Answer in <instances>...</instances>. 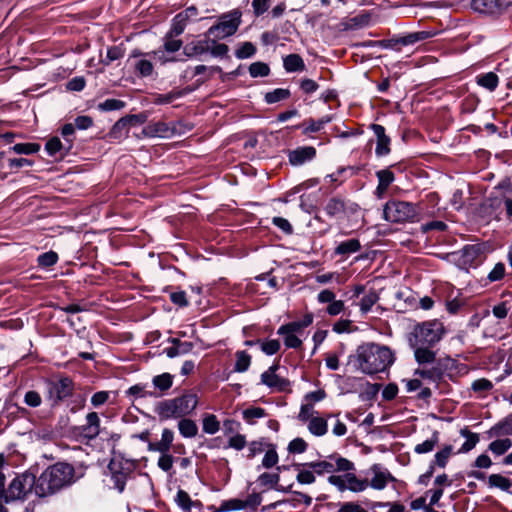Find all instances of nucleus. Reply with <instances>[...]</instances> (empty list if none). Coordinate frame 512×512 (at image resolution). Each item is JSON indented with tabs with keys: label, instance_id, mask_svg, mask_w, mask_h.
<instances>
[{
	"label": "nucleus",
	"instance_id": "nucleus-33",
	"mask_svg": "<svg viewBox=\"0 0 512 512\" xmlns=\"http://www.w3.org/2000/svg\"><path fill=\"white\" fill-rule=\"evenodd\" d=\"M345 478L347 490L352 492H362L368 488V480L359 479L354 473H350V471L346 472Z\"/></svg>",
	"mask_w": 512,
	"mask_h": 512
},
{
	"label": "nucleus",
	"instance_id": "nucleus-9",
	"mask_svg": "<svg viewBox=\"0 0 512 512\" xmlns=\"http://www.w3.org/2000/svg\"><path fill=\"white\" fill-rule=\"evenodd\" d=\"M315 474L322 476L338 472H348L354 470V463L350 460L337 455H329L326 459L310 462Z\"/></svg>",
	"mask_w": 512,
	"mask_h": 512
},
{
	"label": "nucleus",
	"instance_id": "nucleus-8",
	"mask_svg": "<svg viewBox=\"0 0 512 512\" xmlns=\"http://www.w3.org/2000/svg\"><path fill=\"white\" fill-rule=\"evenodd\" d=\"M383 213L387 221L401 223L414 221L418 215V210L410 202L391 200L384 206Z\"/></svg>",
	"mask_w": 512,
	"mask_h": 512
},
{
	"label": "nucleus",
	"instance_id": "nucleus-2",
	"mask_svg": "<svg viewBox=\"0 0 512 512\" xmlns=\"http://www.w3.org/2000/svg\"><path fill=\"white\" fill-rule=\"evenodd\" d=\"M356 356L359 369L369 375L386 371L395 361L389 347L375 343L359 346Z\"/></svg>",
	"mask_w": 512,
	"mask_h": 512
},
{
	"label": "nucleus",
	"instance_id": "nucleus-64",
	"mask_svg": "<svg viewBox=\"0 0 512 512\" xmlns=\"http://www.w3.org/2000/svg\"><path fill=\"white\" fill-rule=\"evenodd\" d=\"M492 388V382L486 378L477 379L471 385V389L479 394L486 393L490 391Z\"/></svg>",
	"mask_w": 512,
	"mask_h": 512
},
{
	"label": "nucleus",
	"instance_id": "nucleus-56",
	"mask_svg": "<svg viewBox=\"0 0 512 512\" xmlns=\"http://www.w3.org/2000/svg\"><path fill=\"white\" fill-rule=\"evenodd\" d=\"M183 95L184 93L182 91H170L166 94H158L154 99V103L157 105L169 104L181 98Z\"/></svg>",
	"mask_w": 512,
	"mask_h": 512
},
{
	"label": "nucleus",
	"instance_id": "nucleus-58",
	"mask_svg": "<svg viewBox=\"0 0 512 512\" xmlns=\"http://www.w3.org/2000/svg\"><path fill=\"white\" fill-rule=\"evenodd\" d=\"M280 40H287V37L281 36L277 30L271 31V32H264L261 35V41L263 45H274L278 44Z\"/></svg>",
	"mask_w": 512,
	"mask_h": 512
},
{
	"label": "nucleus",
	"instance_id": "nucleus-42",
	"mask_svg": "<svg viewBox=\"0 0 512 512\" xmlns=\"http://www.w3.org/2000/svg\"><path fill=\"white\" fill-rule=\"evenodd\" d=\"M379 300V296L375 290H370L360 300L359 306L363 314L368 313L374 304Z\"/></svg>",
	"mask_w": 512,
	"mask_h": 512
},
{
	"label": "nucleus",
	"instance_id": "nucleus-48",
	"mask_svg": "<svg viewBox=\"0 0 512 512\" xmlns=\"http://www.w3.org/2000/svg\"><path fill=\"white\" fill-rule=\"evenodd\" d=\"M512 447V441L509 438L497 439L489 444V450L496 454L502 455Z\"/></svg>",
	"mask_w": 512,
	"mask_h": 512
},
{
	"label": "nucleus",
	"instance_id": "nucleus-13",
	"mask_svg": "<svg viewBox=\"0 0 512 512\" xmlns=\"http://www.w3.org/2000/svg\"><path fill=\"white\" fill-rule=\"evenodd\" d=\"M511 4L512 0H472L471 8L481 14L498 15L503 13Z\"/></svg>",
	"mask_w": 512,
	"mask_h": 512
},
{
	"label": "nucleus",
	"instance_id": "nucleus-35",
	"mask_svg": "<svg viewBox=\"0 0 512 512\" xmlns=\"http://www.w3.org/2000/svg\"><path fill=\"white\" fill-rule=\"evenodd\" d=\"M460 434L466 438V441L462 444L457 453H467L472 450L479 442V435L477 433L471 432L467 428L461 429Z\"/></svg>",
	"mask_w": 512,
	"mask_h": 512
},
{
	"label": "nucleus",
	"instance_id": "nucleus-34",
	"mask_svg": "<svg viewBox=\"0 0 512 512\" xmlns=\"http://www.w3.org/2000/svg\"><path fill=\"white\" fill-rule=\"evenodd\" d=\"M129 128L128 120H126L125 117L120 118L110 130V138L114 140H121L127 137Z\"/></svg>",
	"mask_w": 512,
	"mask_h": 512
},
{
	"label": "nucleus",
	"instance_id": "nucleus-7",
	"mask_svg": "<svg viewBox=\"0 0 512 512\" xmlns=\"http://www.w3.org/2000/svg\"><path fill=\"white\" fill-rule=\"evenodd\" d=\"M45 388L46 398L50 402L51 407H56L73 395L74 382L68 376H61L58 379H46Z\"/></svg>",
	"mask_w": 512,
	"mask_h": 512
},
{
	"label": "nucleus",
	"instance_id": "nucleus-59",
	"mask_svg": "<svg viewBox=\"0 0 512 512\" xmlns=\"http://www.w3.org/2000/svg\"><path fill=\"white\" fill-rule=\"evenodd\" d=\"M124 56V48L121 46H111L107 49L106 58L103 61L105 65H109L111 62L116 61Z\"/></svg>",
	"mask_w": 512,
	"mask_h": 512
},
{
	"label": "nucleus",
	"instance_id": "nucleus-18",
	"mask_svg": "<svg viewBox=\"0 0 512 512\" xmlns=\"http://www.w3.org/2000/svg\"><path fill=\"white\" fill-rule=\"evenodd\" d=\"M79 433L82 437L87 440H93L97 436L100 435V417L96 412H89L86 415V423L81 425L79 428Z\"/></svg>",
	"mask_w": 512,
	"mask_h": 512
},
{
	"label": "nucleus",
	"instance_id": "nucleus-43",
	"mask_svg": "<svg viewBox=\"0 0 512 512\" xmlns=\"http://www.w3.org/2000/svg\"><path fill=\"white\" fill-rule=\"evenodd\" d=\"M236 362L234 365V371L243 373L248 370L251 364V357L246 351L236 352Z\"/></svg>",
	"mask_w": 512,
	"mask_h": 512
},
{
	"label": "nucleus",
	"instance_id": "nucleus-10",
	"mask_svg": "<svg viewBox=\"0 0 512 512\" xmlns=\"http://www.w3.org/2000/svg\"><path fill=\"white\" fill-rule=\"evenodd\" d=\"M184 126L181 121L171 123L164 121L150 122L142 129V134L148 138H171L183 134Z\"/></svg>",
	"mask_w": 512,
	"mask_h": 512
},
{
	"label": "nucleus",
	"instance_id": "nucleus-4",
	"mask_svg": "<svg viewBox=\"0 0 512 512\" xmlns=\"http://www.w3.org/2000/svg\"><path fill=\"white\" fill-rule=\"evenodd\" d=\"M443 323L437 319L424 321L414 326L410 337V345L434 346L445 335Z\"/></svg>",
	"mask_w": 512,
	"mask_h": 512
},
{
	"label": "nucleus",
	"instance_id": "nucleus-60",
	"mask_svg": "<svg viewBox=\"0 0 512 512\" xmlns=\"http://www.w3.org/2000/svg\"><path fill=\"white\" fill-rule=\"evenodd\" d=\"M176 503L184 511H190L192 508V500L189 494L184 490H179L176 494Z\"/></svg>",
	"mask_w": 512,
	"mask_h": 512
},
{
	"label": "nucleus",
	"instance_id": "nucleus-41",
	"mask_svg": "<svg viewBox=\"0 0 512 512\" xmlns=\"http://www.w3.org/2000/svg\"><path fill=\"white\" fill-rule=\"evenodd\" d=\"M40 150L38 143H17L9 148V152H14L21 155L35 154Z\"/></svg>",
	"mask_w": 512,
	"mask_h": 512
},
{
	"label": "nucleus",
	"instance_id": "nucleus-46",
	"mask_svg": "<svg viewBox=\"0 0 512 512\" xmlns=\"http://www.w3.org/2000/svg\"><path fill=\"white\" fill-rule=\"evenodd\" d=\"M344 209H345L344 202L338 198L329 199L327 204L324 207L325 212L330 217H334V216L344 212Z\"/></svg>",
	"mask_w": 512,
	"mask_h": 512
},
{
	"label": "nucleus",
	"instance_id": "nucleus-37",
	"mask_svg": "<svg viewBox=\"0 0 512 512\" xmlns=\"http://www.w3.org/2000/svg\"><path fill=\"white\" fill-rule=\"evenodd\" d=\"M453 454V446L445 445L441 450H439L435 455L434 459L430 464H433L434 467L437 466L439 468H445L449 458Z\"/></svg>",
	"mask_w": 512,
	"mask_h": 512
},
{
	"label": "nucleus",
	"instance_id": "nucleus-36",
	"mask_svg": "<svg viewBox=\"0 0 512 512\" xmlns=\"http://www.w3.org/2000/svg\"><path fill=\"white\" fill-rule=\"evenodd\" d=\"M45 150L49 156L56 157L58 154L62 156L66 152L69 151L67 146L61 142L58 137H53L49 139L45 144Z\"/></svg>",
	"mask_w": 512,
	"mask_h": 512
},
{
	"label": "nucleus",
	"instance_id": "nucleus-52",
	"mask_svg": "<svg viewBox=\"0 0 512 512\" xmlns=\"http://www.w3.org/2000/svg\"><path fill=\"white\" fill-rule=\"evenodd\" d=\"M296 84L299 86L300 91L307 95L313 94L319 88L318 83L309 78H300L296 81Z\"/></svg>",
	"mask_w": 512,
	"mask_h": 512
},
{
	"label": "nucleus",
	"instance_id": "nucleus-15",
	"mask_svg": "<svg viewBox=\"0 0 512 512\" xmlns=\"http://www.w3.org/2000/svg\"><path fill=\"white\" fill-rule=\"evenodd\" d=\"M154 413L158 416L160 422L183 418L173 398L157 402L154 407Z\"/></svg>",
	"mask_w": 512,
	"mask_h": 512
},
{
	"label": "nucleus",
	"instance_id": "nucleus-5",
	"mask_svg": "<svg viewBox=\"0 0 512 512\" xmlns=\"http://www.w3.org/2000/svg\"><path fill=\"white\" fill-rule=\"evenodd\" d=\"M37 486L36 476L31 472L17 475L9 484L7 490L0 489V501L10 503L15 500H24Z\"/></svg>",
	"mask_w": 512,
	"mask_h": 512
},
{
	"label": "nucleus",
	"instance_id": "nucleus-3",
	"mask_svg": "<svg viewBox=\"0 0 512 512\" xmlns=\"http://www.w3.org/2000/svg\"><path fill=\"white\" fill-rule=\"evenodd\" d=\"M137 468V463L133 459L126 458L122 453L113 452L107 466L108 486L123 493L126 483L130 480Z\"/></svg>",
	"mask_w": 512,
	"mask_h": 512
},
{
	"label": "nucleus",
	"instance_id": "nucleus-63",
	"mask_svg": "<svg viewBox=\"0 0 512 512\" xmlns=\"http://www.w3.org/2000/svg\"><path fill=\"white\" fill-rule=\"evenodd\" d=\"M288 97V89H275L274 91L268 92L265 95V101L268 104L277 103Z\"/></svg>",
	"mask_w": 512,
	"mask_h": 512
},
{
	"label": "nucleus",
	"instance_id": "nucleus-62",
	"mask_svg": "<svg viewBox=\"0 0 512 512\" xmlns=\"http://www.w3.org/2000/svg\"><path fill=\"white\" fill-rule=\"evenodd\" d=\"M260 349L266 355L271 356L278 352V350L280 349V343L276 339L265 340V341L261 340Z\"/></svg>",
	"mask_w": 512,
	"mask_h": 512
},
{
	"label": "nucleus",
	"instance_id": "nucleus-30",
	"mask_svg": "<svg viewBox=\"0 0 512 512\" xmlns=\"http://www.w3.org/2000/svg\"><path fill=\"white\" fill-rule=\"evenodd\" d=\"M174 376L168 372L155 375L152 378V385L158 389L161 394H165L173 385Z\"/></svg>",
	"mask_w": 512,
	"mask_h": 512
},
{
	"label": "nucleus",
	"instance_id": "nucleus-31",
	"mask_svg": "<svg viewBox=\"0 0 512 512\" xmlns=\"http://www.w3.org/2000/svg\"><path fill=\"white\" fill-rule=\"evenodd\" d=\"M187 13H178L172 19L170 30L167 32L168 37H177L181 35L187 26Z\"/></svg>",
	"mask_w": 512,
	"mask_h": 512
},
{
	"label": "nucleus",
	"instance_id": "nucleus-54",
	"mask_svg": "<svg viewBox=\"0 0 512 512\" xmlns=\"http://www.w3.org/2000/svg\"><path fill=\"white\" fill-rule=\"evenodd\" d=\"M23 402L31 408H38L41 406L43 400L39 392L29 390L24 394Z\"/></svg>",
	"mask_w": 512,
	"mask_h": 512
},
{
	"label": "nucleus",
	"instance_id": "nucleus-24",
	"mask_svg": "<svg viewBox=\"0 0 512 512\" xmlns=\"http://www.w3.org/2000/svg\"><path fill=\"white\" fill-rule=\"evenodd\" d=\"M414 348V357L420 366L427 364L434 365L436 361V353L430 349L431 346L411 345Z\"/></svg>",
	"mask_w": 512,
	"mask_h": 512
},
{
	"label": "nucleus",
	"instance_id": "nucleus-27",
	"mask_svg": "<svg viewBox=\"0 0 512 512\" xmlns=\"http://www.w3.org/2000/svg\"><path fill=\"white\" fill-rule=\"evenodd\" d=\"M210 512H232L244 510L242 500L239 498H232L221 501L219 506L211 505L208 507Z\"/></svg>",
	"mask_w": 512,
	"mask_h": 512
},
{
	"label": "nucleus",
	"instance_id": "nucleus-38",
	"mask_svg": "<svg viewBox=\"0 0 512 512\" xmlns=\"http://www.w3.org/2000/svg\"><path fill=\"white\" fill-rule=\"evenodd\" d=\"M439 442V432L434 431L432 436L422 443L415 446L414 451L417 454H426L434 450Z\"/></svg>",
	"mask_w": 512,
	"mask_h": 512
},
{
	"label": "nucleus",
	"instance_id": "nucleus-47",
	"mask_svg": "<svg viewBox=\"0 0 512 512\" xmlns=\"http://www.w3.org/2000/svg\"><path fill=\"white\" fill-rule=\"evenodd\" d=\"M376 176L381 190H387L395 180V175L389 168L377 171Z\"/></svg>",
	"mask_w": 512,
	"mask_h": 512
},
{
	"label": "nucleus",
	"instance_id": "nucleus-51",
	"mask_svg": "<svg viewBox=\"0 0 512 512\" xmlns=\"http://www.w3.org/2000/svg\"><path fill=\"white\" fill-rule=\"evenodd\" d=\"M249 74L253 78L265 77L270 73L269 66L264 62H254L249 66Z\"/></svg>",
	"mask_w": 512,
	"mask_h": 512
},
{
	"label": "nucleus",
	"instance_id": "nucleus-19",
	"mask_svg": "<svg viewBox=\"0 0 512 512\" xmlns=\"http://www.w3.org/2000/svg\"><path fill=\"white\" fill-rule=\"evenodd\" d=\"M316 149L313 146H301L290 150V166L299 167L311 162L316 157Z\"/></svg>",
	"mask_w": 512,
	"mask_h": 512
},
{
	"label": "nucleus",
	"instance_id": "nucleus-29",
	"mask_svg": "<svg viewBox=\"0 0 512 512\" xmlns=\"http://www.w3.org/2000/svg\"><path fill=\"white\" fill-rule=\"evenodd\" d=\"M360 249V241L358 239L353 238L340 242L335 248V254L347 257L353 253L358 252Z\"/></svg>",
	"mask_w": 512,
	"mask_h": 512
},
{
	"label": "nucleus",
	"instance_id": "nucleus-6",
	"mask_svg": "<svg viewBox=\"0 0 512 512\" xmlns=\"http://www.w3.org/2000/svg\"><path fill=\"white\" fill-rule=\"evenodd\" d=\"M242 12L239 9H233L218 16L215 24H213L206 32L207 36L215 39H224L233 36L242 22Z\"/></svg>",
	"mask_w": 512,
	"mask_h": 512
},
{
	"label": "nucleus",
	"instance_id": "nucleus-17",
	"mask_svg": "<svg viewBox=\"0 0 512 512\" xmlns=\"http://www.w3.org/2000/svg\"><path fill=\"white\" fill-rule=\"evenodd\" d=\"M370 129L376 136L375 154L378 157L387 156L390 152L391 139L386 135L384 126L380 124H371Z\"/></svg>",
	"mask_w": 512,
	"mask_h": 512
},
{
	"label": "nucleus",
	"instance_id": "nucleus-61",
	"mask_svg": "<svg viewBox=\"0 0 512 512\" xmlns=\"http://www.w3.org/2000/svg\"><path fill=\"white\" fill-rule=\"evenodd\" d=\"M210 49L208 52L214 57H224L229 51V47L224 43H217L216 39L210 40Z\"/></svg>",
	"mask_w": 512,
	"mask_h": 512
},
{
	"label": "nucleus",
	"instance_id": "nucleus-49",
	"mask_svg": "<svg viewBox=\"0 0 512 512\" xmlns=\"http://www.w3.org/2000/svg\"><path fill=\"white\" fill-rule=\"evenodd\" d=\"M256 47L252 42H243L235 51L237 59H248L255 55Z\"/></svg>",
	"mask_w": 512,
	"mask_h": 512
},
{
	"label": "nucleus",
	"instance_id": "nucleus-55",
	"mask_svg": "<svg viewBox=\"0 0 512 512\" xmlns=\"http://www.w3.org/2000/svg\"><path fill=\"white\" fill-rule=\"evenodd\" d=\"M279 481V475L278 473H262L259 475L257 482L260 486L266 487V488H272L274 487Z\"/></svg>",
	"mask_w": 512,
	"mask_h": 512
},
{
	"label": "nucleus",
	"instance_id": "nucleus-21",
	"mask_svg": "<svg viewBox=\"0 0 512 512\" xmlns=\"http://www.w3.org/2000/svg\"><path fill=\"white\" fill-rule=\"evenodd\" d=\"M291 466L296 471V480L299 484H312L315 482V472L308 463H291Z\"/></svg>",
	"mask_w": 512,
	"mask_h": 512
},
{
	"label": "nucleus",
	"instance_id": "nucleus-32",
	"mask_svg": "<svg viewBox=\"0 0 512 512\" xmlns=\"http://www.w3.org/2000/svg\"><path fill=\"white\" fill-rule=\"evenodd\" d=\"M476 83L479 86L492 92L497 88L499 84V78L494 72L482 73L476 76Z\"/></svg>",
	"mask_w": 512,
	"mask_h": 512
},
{
	"label": "nucleus",
	"instance_id": "nucleus-28",
	"mask_svg": "<svg viewBox=\"0 0 512 512\" xmlns=\"http://www.w3.org/2000/svg\"><path fill=\"white\" fill-rule=\"evenodd\" d=\"M177 428L183 438H193L198 434V426L196 422L187 417L179 419Z\"/></svg>",
	"mask_w": 512,
	"mask_h": 512
},
{
	"label": "nucleus",
	"instance_id": "nucleus-45",
	"mask_svg": "<svg viewBox=\"0 0 512 512\" xmlns=\"http://www.w3.org/2000/svg\"><path fill=\"white\" fill-rule=\"evenodd\" d=\"M58 254L52 250L42 253L37 257V264L41 268H50L58 261Z\"/></svg>",
	"mask_w": 512,
	"mask_h": 512
},
{
	"label": "nucleus",
	"instance_id": "nucleus-57",
	"mask_svg": "<svg viewBox=\"0 0 512 512\" xmlns=\"http://www.w3.org/2000/svg\"><path fill=\"white\" fill-rule=\"evenodd\" d=\"M243 419L252 424L254 419H259L265 416V410L260 407H250L242 412Z\"/></svg>",
	"mask_w": 512,
	"mask_h": 512
},
{
	"label": "nucleus",
	"instance_id": "nucleus-12",
	"mask_svg": "<svg viewBox=\"0 0 512 512\" xmlns=\"http://www.w3.org/2000/svg\"><path fill=\"white\" fill-rule=\"evenodd\" d=\"M151 53H144L140 49H133L128 57V62L134 68L135 73L142 77H150L153 74L154 66L149 59L145 57Z\"/></svg>",
	"mask_w": 512,
	"mask_h": 512
},
{
	"label": "nucleus",
	"instance_id": "nucleus-11",
	"mask_svg": "<svg viewBox=\"0 0 512 512\" xmlns=\"http://www.w3.org/2000/svg\"><path fill=\"white\" fill-rule=\"evenodd\" d=\"M457 363L455 360L447 357L439 359L431 367H421L414 371V376L428 380L429 382L435 383L436 385L443 379L446 371L453 367H456Z\"/></svg>",
	"mask_w": 512,
	"mask_h": 512
},
{
	"label": "nucleus",
	"instance_id": "nucleus-22",
	"mask_svg": "<svg viewBox=\"0 0 512 512\" xmlns=\"http://www.w3.org/2000/svg\"><path fill=\"white\" fill-rule=\"evenodd\" d=\"M313 321L311 315H305L301 321L290 322V348H299L302 344V340L295 335L299 333L302 328L308 327Z\"/></svg>",
	"mask_w": 512,
	"mask_h": 512
},
{
	"label": "nucleus",
	"instance_id": "nucleus-50",
	"mask_svg": "<svg viewBox=\"0 0 512 512\" xmlns=\"http://www.w3.org/2000/svg\"><path fill=\"white\" fill-rule=\"evenodd\" d=\"M125 106H126V103L124 101L119 100V99L110 98V99L104 100L103 102H100L98 104L97 108L100 111L109 112V111L121 110Z\"/></svg>",
	"mask_w": 512,
	"mask_h": 512
},
{
	"label": "nucleus",
	"instance_id": "nucleus-53",
	"mask_svg": "<svg viewBox=\"0 0 512 512\" xmlns=\"http://www.w3.org/2000/svg\"><path fill=\"white\" fill-rule=\"evenodd\" d=\"M127 396H132L134 398H145V397H156L157 395L153 392H149L145 390V385L143 384H135L131 386L126 391Z\"/></svg>",
	"mask_w": 512,
	"mask_h": 512
},
{
	"label": "nucleus",
	"instance_id": "nucleus-1",
	"mask_svg": "<svg viewBox=\"0 0 512 512\" xmlns=\"http://www.w3.org/2000/svg\"><path fill=\"white\" fill-rule=\"evenodd\" d=\"M36 480L35 495L52 496L76 482L75 469L69 463L57 462L48 466Z\"/></svg>",
	"mask_w": 512,
	"mask_h": 512
},
{
	"label": "nucleus",
	"instance_id": "nucleus-39",
	"mask_svg": "<svg viewBox=\"0 0 512 512\" xmlns=\"http://www.w3.org/2000/svg\"><path fill=\"white\" fill-rule=\"evenodd\" d=\"M434 35H435V33L430 32V31H418V32L409 33V34L403 36L399 40V42L402 45H412L416 42L427 40V39L433 37Z\"/></svg>",
	"mask_w": 512,
	"mask_h": 512
},
{
	"label": "nucleus",
	"instance_id": "nucleus-14",
	"mask_svg": "<svg viewBox=\"0 0 512 512\" xmlns=\"http://www.w3.org/2000/svg\"><path fill=\"white\" fill-rule=\"evenodd\" d=\"M317 301L320 304H327L325 312L329 316H337L345 310L344 302L342 300H337L336 294L329 289L320 291L317 295Z\"/></svg>",
	"mask_w": 512,
	"mask_h": 512
},
{
	"label": "nucleus",
	"instance_id": "nucleus-23",
	"mask_svg": "<svg viewBox=\"0 0 512 512\" xmlns=\"http://www.w3.org/2000/svg\"><path fill=\"white\" fill-rule=\"evenodd\" d=\"M210 49V40H196L187 43L183 48V54L188 58H194L207 53Z\"/></svg>",
	"mask_w": 512,
	"mask_h": 512
},
{
	"label": "nucleus",
	"instance_id": "nucleus-40",
	"mask_svg": "<svg viewBox=\"0 0 512 512\" xmlns=\"http://www.w3.org/2000/svg\"><path fill=\"white\" fill-rule=\"evenodd\" d=\"M488 484L490 487L499 488L502 491H509L512 487V481L501 474H491L488 477Z\"/></svg>",
	"mask_w": 512,
	"mask_h": 512
},
{
	"label": "nucleus",
	"instance_id": "nucleus-26",
	"mask_svg": "<svg viewBox=\"0 0 512 512\" xmlns=\"http://www.w3.org/2000/svg\"><path fill=\"white\" fill-rule=\"evenodd\" d=\"M276 367L272 366L267 371L263 372L261 375V382L267 385L270 388H275L279 391L285 389V380L280 379L278 375H276Z\"/></svg>",
	"mask_w": 512,
	"mask_h": 512
},
{
	"label": "nucleus",
	"instance_id": "nucleus-20",
	"mask_svg": "<svg viewBox=\"0 0 512 512\" xmlns=\"http://www.w3.org/2000/svg\"><path fill=\"white\" fill-rule=\"evenodd\" d=\"M183 417L191 415L198 405V396L191 391L173 398Z\"/></svg>",
	"mask_w": 512,
	"mask_h": 512
},
{
	"label": "nucleus",
	"instance_id": "nucleus-44",
	"mask_svg": "<svg viewBox=\"0 0 512 512\" xmlns=\"http://www.w3.org/2000/svg\"><path fill=\"white\" fill-rule=\"evenodd\" d=\"M202 429L205 433L213 435L220 429V423L214 414H207L203 418Z\"/></svg>",
	"mask_w": 512,
	"mask_h": 512
},
{
	"label": "nucleus",
	"instance_id": "nucleus-25",
	"mask_svg": "<svg viewBox=\"0 0 512 512\" xmlns=\"http://www.w3.org/2000/svg\"><path fill=\"white\" fill-rule=\"evenodd\" d=\"M334 417L333 414H328L327 418L315 416L308 421L307 428L309 432L317 437L324 436L328 431L327 420Z\"/></svg>",
	"mask_w": 512,
	"mask_h": 512
},
{
	"label": "nucleus",
	"instance_id": "nucleus-16",
	"mask_svg": "<svg viewBox=\"0 0 512 512\" xmlns=\"http://www.w3.org/2000/svg\"><path fill=\"white\" fill-rule=\"evenodd\" d=\"M373 477L368 482V487L375 490H383L389 482L396 481L395 477L380 464H374L370 468Z\"/></svg>",
	"mask_w": 512,
	"mask_h": 512
}]
</instances>
